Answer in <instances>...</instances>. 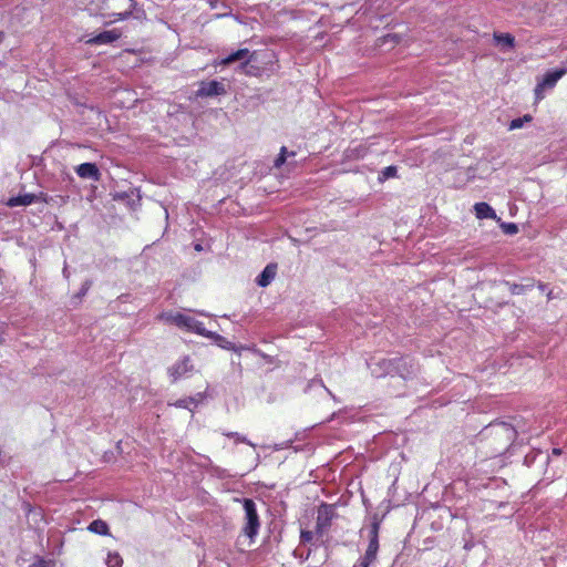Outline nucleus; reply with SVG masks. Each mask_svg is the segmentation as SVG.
Listing matches in <instances>:
<instances>
[{"mask_svg":"<svg viewBox=\"0 0 567 567\" xmlns=\"http://www.w3.org/2000/svg\"><path fill=\"white\" fill-rule=\"evenodd\" d=\"M375 559L364 555L354 567H369Z\"/></svg>","mask_w":567,"mask_h":567,"instance_id":"obj_26","label":"nucleus"},{"mask_svg":"<svg viewBox=\"0 0 567 567\" xmlns=\"http://www.w3.org/2000/svg\"><path fill=\"white\" fill-rule=\"evenodd\" d=\"M195 248H196V250H200L202 249L200 245H196Z\"/></svg>","mask_w":567,"mask_h":567,"instance_id":"obj_32","label":"nucleus"},{"mask_svg":"<svg viewBox=\"0 0 567 567\" xmlns=\"http://www.w3.org/2000/svg\"><path fill=\"white\" fill-rule=\"evenodd\" d=\"M121 33L117 30L103 31L100 34L86 40L90 44H109L116 41Z\"/></svg>","mask_w":567,"mask_h":567,"instance_id":"obj_10","label":"nucleus"},{"mask_svg":"<svg viewBox=\"0 0 567 567\" xmlns=\"http://www.w3.org/2000/svg\"><path fill=\"white\" fill-rule=\"evenodd\" d=\"M251 60V55L248 49H239L236 52L227 55L219 61V64L228 65L234 62H241V66H245Z\"/></svg>","mask_w":567,"mask_h":567,"instance_id":"obj_8","label":"nucleus"},{"mask_svg":"<svg viewBox=\"0 0 567 567\" xmlns=\"http://www.w3.org/2000/svg\"><path fill=\"white\" fill-rule=\"evenodd\" d=\"M34 200V195L32 194H25V195H22V196H17V197H12L9 199L8 202V205L10 207H16V206H28V205H31Z\"/></svg>","mask_w":567,"mask_h":567,"instance_id":"obj_14","label":"nucleus"},{"mask_svg":"<svg viewBox=\"0 0 567 567\" xmlns=\"http://www.w3.org/2000/svg\"><path fill=\"white\" fill-rule=\"evenodd\" d=\"M525 287L524 286H520V285H513L512 286V293L514 295H520L523 293Z\"/></svg>","mask_w":567,"mask_h":567,"instance_id":"obj_29","label":"nucleus"},{"mask_svg":"<svg viewBox=\"0 0 567 567\" xmlns=\"http://www.w3.org/2000/svg\"><path fill=\"white\" fill-rule=\"evenodd\" d=\"M493 40L502 51H508L515 47V38L511 33L494 32Z\"/></svg>","mask_w":567,"mask_h":567,"instance_id":"obj_11","label":"nucleus"},{"mask_svg":"<svg viewBox=\"0 0 567 567\" xmlns=\"http://www.w3.org/2000/svg\"><path fill=\"white\" fill-rule=\"evenodd\" d=\"M474 212L478 219H495L496 213L487 203H476L474 205Z\"/></svg>","mask_w":567,"mask_h":567,"instance_id":"obj_13","label":"nucleus"},{"mask_svg":"<svg viewBox=\"0 0 567 567\" xmlns=\"http://www.w3.org/2000/svg\"><path fill=\"white\" fill-rule=\"evenodd\" d=\"M312 536H313L312 532L302 530L301 532V536H300L301 537V542L302 543H308V542H310L312 539Z\"/></svg>","mask_w":567,"mask_h":567,"instance_id":"obj_28","label":"nucleus"},{"mask_svg":"<svg viewBox=\"0 0 567 567\" xmlns=\"http://www.w3.org/2000/svg\"><path fill=\"white\" fill-rule=\"evenodd\" d=\"M193 370L194 365L192 364L190 359L188 357H184L168 369V374L172 381H177L187 377Z\"/></svg>","mask_w":567,"mask_h":567,"instance_id":"obj_6","label":"nucleus"},{"mask_svg":"<svg viewBox=\"0 0 567 567\" xmlns=\"http://www.w3.org/2000/svg\"><path fill=\"white\" fill-rule=\"evenodd\" d=\"M4 342L3 330L0 328V344Z\"/></svg>","mask_w":567,"mask_h":567,"instance_id":"obj_30","label":"nucleus"},{"mask_svg":"<svg viewBox=\"0 0 567 567\" xmlns=\"http://www.w3.org/2000/svg\"><path fill=\"white\" fill-rule=\"evenodd\" d=\"M276 274L277 266L275 264L267 265L261 274L257 277V285L260 287H267L275 279Z\"/></svg>","mask_w":567,"mask_h":567,"instance_id":"obj_12","label":"nucleus"},{"mask_svg":"<svg viewBox=\"0 0 567 567\" xmlns=\"http://www.w3.org/2000/svg\"><path fill=\"white\" fill-rule=\"evenodd\" d=\"M243 505L245 511V524L241 528V535L239 536L237 544L238 546H250L258 535L260 522L256 504L252 499L245 498L243 501Z\"/></svg>","mask_w":567,"mask_h":567,"instance_id":"obj_2","label":"nucleus"},{"mask_svg":"<svg viewBox=\"0 0 567 567\" xmlns=\"http://www.w3.org/2000/svg\"><path fill=\"white\" fill-rule=\"evenodd\" d=\"M329 515H330V508L328 506H323L319 509L318 522H317V527L319 530H321L328 526Z\"/></svg>","mask_w":567,"mask_h":567,"instance_id":"obj_16","label":"nucleus"},{"mask_svg":"<svg viewBox=\"0 0 567 567\" xmlns=\"http://www.w3.org/2000/svg\"><path fill=\"white\" fill-rule=\"evenodd\" d=\"M225 93V86L218 81L202 82L197 91V96L207 97L216 96Z\"/></svg>","mask_w":567,"mask_h":567,"instance_id":"obj_7","label":"nucleus"},{"mask_svg":"<svg viewBox=\"0 0 567 567\" xmlns=\"http://www.w3.org/2000/svg\"><path fill=\"white\" fill-rule=\"evenodd\" d=\"M227 436L234 437L236 442H243L249 444L250 446H255L250 441H248L245 436L240 435L239 433H228Z\"/></svg>","mask_w":567,"mask_h":567,"instance_id":"obj_27","label":"nucleus"},{"mask_svg":"<svg viewBox=\"0 0 567 567\" xmlns=\"http://www.w3.org/2000/svg\"><path fill=\"white\" fill-rule=\"evenodd\" d=\"M380 364H382V367H384L382 369V371H377L374 368H371V371L372 373L375 375V377H382L384 373H389L390 372V361H386V360H382L380 361Z\"/></svg>","mask_w":567,"mask_h":567,"instance_id":"obj_21","label":"nucleus"},{"mask_svg":"<svg viewBox=\"0 0 567 567\" xmlns=\"http://www.w3.org/2000/svg\"><path fill=\"white\" fill-rule=\"evenodd\" d=\"M375 559L364 555L354 567H369Z\"/></svg>","mask_w":567,"mask_h":567,"instance_id":"obj_25","label":"nucleus"},{"mask_svg":"<svg viewBox=\"0 0 567 567\" xmlns=\"http://www.w3.org/2000/svg\"><path fill=\"white\" fill-rule=\"evenodd\" d=\"M561 453V451L559 449H554L553 450V454L555 455H559Z\"/></svg>","mask_w":567,"mask_h":567,"instance_id":"obj_31","label":"nucleus"},{"mask_svg":"<svg viewBox=\"0 0 567 567\" xmlns=\"http://www.w3.org/2000/svg\"><path fill=\"white\" fill-rule=\"evenodd\" d=\"M502 228L508 235H514V234H516L518 231L517 225L513 224V223L503 224Z\"/></svg>","mask_w":567,"mask_h":567,"instance_id":"obj_23","label":"nucleus"},{"mask_svg":"<svg viewBox=\"0 0 567 567\" xmlns=\"http://www.w3.org/2000/svg\"><path fill=\"white\" fill-rule=\"evenodd\" d=\"M2 39H3V33L0 32V42L2 41Z\"/></svg>","mask_w":567,"mask_h":567,"instance_id":"obj_34","label":"nucleus"},{"mask_svg":"<svg viewBox=\"0 0 567 567\" xmlns=\"http://www.w3.org/2000/svg\"><path fill=\"white\" fill-rule=\"evenodd\" d=\"M286 152H287V148L285 146H282L281 150H280V154L275 159V166L276 167H280L285 163V161H286Z\"/></svg>","mask_w":567,"mask_h":567,"instance_id":"obj_24","label":"nucleus"},{"mask_svg":"<svg viewBox=\"0 0 567 567\" xmlns=\"http://www.w3.org/2000/svg\"><path fill=\"white\" fill-rule=\"evenodd\" d=\"M379 529H380V522L377 517L373 518V522L369 526L368 529V537H369V545L365 550L367 556L377 558V554L379 550Z\"/></svg>","mask_w":567,"mask_h":567,"instance_id":"obj_5","label":"nucleus"},{"mask_svg":"<svg viewBox=\"0 0 567 567\" xmlns=\"http://www.w3.org/2000/svg\"><path fill=\"white\" fill-rule=\"evenodd\" d=\"M42 560H39V565L37 567H42Z\"/></svg>","mask_w":567,"mask_h":567,"instance_id":"obj_35","label":"nucleus"},{"mask_svg":"<svg viewBox=\"0 0 567 567\" xmlns=\"http://www.w3.org/2000/svg\"><path fill=\"white\" fill-rule=\"evenodd\" d=\"M105 563H106L107 567H122L123 559H122V557L120 556L118 553H111L110 551L107 554Z\"/></svg>","mask_w":567,"mask_h":567,"instance_id":"obj_19","label":"nucleus"},{"mask_svg":"<svg viewBox=\"0 0 567 567\" xmlns=\"http://www.w3.org/2000/svg\"><path fill=\"white\" fill-rule=\"evenodd\" d=\"M548 299H551V291L547 295Z\"/></svg>","mask_w":567,"mask_h":567,"instance_id":"obj_36","label":"nucleus"},{"mask_svg":"<svg viewBox=\"0 0 567 567\" xmlns=\"http://www.w3.org/2000/svg\"><path fill=\"white\" fill-rule=\"evenodd\" d=\"M159 320L176 326L188 332H195L214 340H223V338L214 332L205 329L204 324L193 315L181 311H165L158 316Z\"/></svg>","mask_w":567,"mask_h":567,"instance_id":"obj_1","label":"nucleus"},{"mask_svg":"<svg viewBox=\"0 0 567 567\" xmlns=\"http://www.w3.org/2000/svg\"><path fill=\"white\" fill-rule=\"evenodd\" d=\"M382 177L384 179L394 177L396 175V167L395 166H388L382 171Z\"/></svg>","mask_w":567,"mask_h":567,"instance_id":"obj_22","label":"nucleus"},{"mask_svg":"<svg viewBox=\"0 0 567 567\" xmlns=\"http://www.w3.org/2000/svg\"><path fill=\"white\" fill-rule=\"evenodd\" d=\"M492 431L495 432L496 435H504L507 441H512L515 435L514 429L505 423L493 426Z\"/></svg>","mask_w":567,"mask_h":567,"instance_id":"obj_15","label":"nucleus"},{"mask_svg":"<svg viewBox=\"0 0 567 567\" xmlns=\"http://www.w3.org/2000/svg\"><path fill=\"white\" fill-rule=\"evenodd\" d=\"M75 172L81 178L92 179L95 182H97L101 176L100 171L94 163L80 164L76 166Z\"/></svg>","mask_w":567,"mask_h":567,"instance_id":"obj_9","label":"nucleus"},{"mask_svg":"<svg viewBox=\"0 0 567 567\" xmlns=\"http://www.w3.org/2000/svg\"><path fill=\"white\" fill-rule=\"evenodd\" d=\"M533 117L529 114H526L522 117H517L511 121L508 125L509 131L522 128L526 123L532 122Z\"/></svg>","mask_w":567,"mask_h":567,"instance_id":"obj_18","label":"nucleus"},{"mask_svg":"<svg viewBox=\"0 0 567 567\" xmlns=\"http://www.w3.org/2000/svg\"><path fill=\"white\" fill-rule=\"evenodd\" d=\"M104 9L109 10V17L114 21L127 19L134 10L136 2L134 0H103Z\"/></svg>","mask_w":567,"mask_h":567,"instance_id":"obj_3","label":"nucleus"},{"mask_svg":"<svg viewBox=\"0 0 567 567\" xmlns=\"http://www.w3.org/2000/svg\"><path fill=\"white\" fill-rule=\"evenodd\" d=\"M400 361L405 364L406 363V359H400Z\"/></svg>","mask_w":567,"mask_h":567,"instance_id":"obj_33","label":"nucleus"},{"mask_svg":"<svg viewBox=\"0 0 567 567\" xmlns=\"http://www.w3.org/2000/svg\"><path fill=\"white\" fill-rule=\"evenodd\" d=\"M567 73V68H560L550 72H547L537 83L535 87V97L537 101L544 99V91L553 89L557 82Z\"/></svg>","mask_w":567,"mask_h":567,"instance_id":"obj_4","label":"nucleus"},{"mask_svg":"<svg viewBox=\"0 0 567 567\" xmlns=\"http://www.w3.org/2000/svg\"><path fill=\"white\" fill-rule=\"evenodd\" d=\"M87 529L92 533L99 534V535H107L109 533V526L105 522L101 519L93 520Z\"/></svg>","mask_w":567,"mask_h":567,"instance_id":"obj_17","label":"nucleus"},{"mask_svg":"<svg viewBox=\"0 0 567 567\" xmlns=\"http://www.w3.org/2000/svg\"><path fill=\"white\" fill-rule=\"evenodd\" d=\"M174 405L176 408H183V409H187L189 411H192V406L195 405V399L194 398H186V399H181V400H177Z\"/></svg>","mask_w":567,"mask_h":567,"instance_id":"obj_20","label":"nucleus"}]
</instances>
